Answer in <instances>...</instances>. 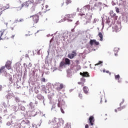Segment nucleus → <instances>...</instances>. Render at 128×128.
Wrapping results in <instances>:
<instances>
[{
    "label": "nucleus",
    "instance_id": "nucleus-1",
    "mask_svg": "<svg viewBox=\"0 0 128 128\" xmlns=\"http://www.w3.org/2000/svg\"><path fill=\"white\" fill-rule=\"evenodd\" d=\"M8 32H6V30H0V40H2V38H8V36H6Z\"/></svg>",
    "mask_w": 128,
    "mask_h": 128
},
{
    "label": "nucleus",
    "instance_id": "nucleus-2",
    "mask_svg": "<svg viewBox=\"0 0 128 128\" xmlns=\"http://www.w3.org/2000/svg\"><path fill=\"white\" fill-rule=\"evenodd\" d=\"M30 18H32L34 24H38V20H40V17L36 14L30 16Z\"/></svg>",
    "mask_w": 128,
    "mask_h": 128
},
{
    "label": "nucleus",
    "instance_id": "nucleus-3",
    "mask_svg": "<svg viewBox=\"0 0 128 128\" xmlns=\"http://www.w3.org/2000/svg\"><path fill=\"white\" fill-rule=\"evenodd\" d=\"M65 18L69 22H72V18H74V14H68L66 15Z\"/></svg>",
    "mask_w": 128,
    "mask_h": 128
},
{
    "label": "nucleus",
    "instance_id": "nucleus-4",
    "mask_svg": "<svg viewBox=\"0 0 128 128\" xmlns=\"http://www.w3.org/2000/svg\"><path fill=\"white\" fill-rule=\"evenodd\" d=\"M76 51H72V53L70 54H68V58H70V60H72L74 56H76Z\"/></svg>",
    "mask_w": 128,
    "mask_h": 128
},
{
    "label": "nucleus",
    "instance_id": "nucleus-5",
    "mask_svg": "<svg viewBox=\"0 0 128 128\" xmlns=\"http://www.w3.org/2000/svg\"><path fill=\"white\" fill-rule=\"evenodd\" d=\"M90 46H98L100 44V42H96V40H90Z\"/></svg>",
    "mask_w": 128,
    "mask_h": 128
},
{
    "label": "nucleus",
    "instance_id": "nucleus-6",
    "mask_svg": "<svg viewBox=\"0 0 128 128\" xmlns=\"http://www.w3.org/2000/svg\"><path fill=\"white\" fill-rule=\"evenodd\" d=\"M5 67L6 68L7 70H10V68H12V61H7L5 64Z\"/></svg>",
    "mask_w": 128,
    "mask_h": 128
},
{
    "label": "nucleus",
    "instance_id": "nucleus-7",
    "mask_svg": "<svg viewBox=\"0 0 128 128\" xmlns=\"http://www.w3.org/2000/svg\"><path fill=\"white\" fill-rule=\"evenodd\" d=\"M110 16L111 18H114V20H118V16L116 13L114 12V11L112 10L110 12Z\"/></svg>",
    "mask_w": 128,
    "mask_h": 128
},
{
    "label": "nucleus",
    "instance_id": "nucleus-8",
    "mask_svg": "<svg viewBox=\"0 0 128 128\" xmlns=\"http://www.w3.org/2000/svg\"><path fill=\"white\" fill-rule=\"evenodd\" d=\"M10 6L8 5H7V6H4L2 8H0V16H2V12H4V10H8Z\"/></svg>",
    "mask_w": 128,
    "mask_h": 128
},
{
    "label": "nucleus",
    "instance_id": "nucleus-9",
    "mask_svg": "<svg viewBox=\"0 0 128 128\" xmlns=\"http://www.w3.org/2000/svg\"><path fill=\"white\" fill-rule=\"evenodd\" d=\"M30 2L26 1V2H24L22 4V8H28V6H30Z\"/></svg>",
    "mask_w": 128,
    "mask_h": 128
},
{
    "label": "nucleus",
    "instance_id": "nucleus-10",
    "mask_svg": "<svg viewBox=\"0 0 128 128\" xmlns=\"http://www.w3.org/2000/svg\"><path fill=\"white\" fill-rule=\"evenodd\" d=\"M90 124L91 126H94V116H90L89 118Z\"/></svg>",
    "mask_w": 128,
    "mask_h": 128
},
{
    "label": "nucleus",
    "instance_id": "nucleus-11",
    "mask_svg": "<svg viewBox=\"0 0 128 128\" xmlns=\"http://www.w3.org/2000/svg\"><path fill=\"white\" fill-rule=\"evenodd\" d=\"M6 74V66H3L0 68V74Z\"/></svg>",
    "mask_w": 128,
    "mask_h": 128
},
{
    "label": "nucleus",
    "instance_id": "nucleus-12",
    "mask_svg": "<svg viewBox=\"0 0 128 128\" xmlns=\"http://www.w3.org/2000/svg\"><path fill=\"white\" fill-rule=\"evenodd\" d=\"M64 88V84H60V86H58L56 88V90L58 92H60V90H62Z\"/></svg>",
    "mask_w": 128,
    "mask_h": 128
},
{
    "label": "nucleus",
    "instance_id": "nucleus-13",
    "mask_svg": "<svg viewBox=\"0 0 128 128\" xmlns=\"http://www.w3.org/2000/svg\"><path fill=\"white\" fill-rule=\"evenodd\" d=\"M80 75L84 77H88L90 76V74H88V72H80Z\"/></svg>",
    "mask_w": 128,
    "mask_h": 128
},
{
    "label": "nucleus",
    "instance_id": "nucleus-14",
    "mask_svg": "<svg viewBox=\"0 0 128 128\" xmlns=\"http://www.w3.org/2000/svg\"><path fill=\"white\" fill-rule=\"evenodd\" d=\"M42 10L44 12H46L48 10H50V8H48V6L46 5L44 8H42Z\"/></svg>",
    "mask_w": 128,
    "mask_h": 128
},
{
    "label": "nucleus",
    "instance_id": "nucleus-15",
    "mask_svg": "<svg viewBox=\"0 0 128 128\" xmlns=\"http://www.w3.org/2000/svg\"><path fill=\"white\" fill-rule=\"evenodd\" d=\"M68 38V33L66 32L64 33L62 36V38H63V40L65 41Z\"/></svg>",
    "mask_w": 128,
    "mask_h": 128
},
{
    "label": "nucleus",
    "instance_id": "nucleus-16",
    "mask_svg": "<svg viewBox=\"0 0 128 128\" xmlns=\"http://www.w3.org/2000/svg\"><path fill=\"white\" fill-rule=\"evenodd\" d=\"M65 64L70 65V60L68 58H66L64 60Z\"/></svg>",
    "mask_w": 128,
    "mask_h": 128
},
{
    "label": "nucleus",
    "instance_id": "nucleus-17",
    "mask_svg": "<svg viewBox=\"0 0 128 128\" xmlns=\"http://www.w3.org/2000/svg\"><path fill=\"white\" fill-rule=\"evenodd\" d=\"M83 90L84 94H88V88L87 86H84L83 88Z\"/></svg>",
    "mask_w": 128,
    "mask_h": 128
},
{
    "label": "nucleus",
    "instance_id": "nucleus-18",
    "mask_svg": "<svg viewBox=\"0 0 128 128\" xmlns=\"http://www.w3.org/2000/svg\"><path fill=\"white\" fill-rule=\"evenodd\" d=\"M84 8L85 10H90V5H86L84 7Z\"/></svg>",
    "mask_w": 128,
    "mask_h": 128
},
{
    "label": "nucleus",
    "instance_id": "nucleus-19",
    "mask_svg": "<svg viewBox=\"0 0 128 128\" xmlns=\"http://www.w3.org/2000/svg\"><path fill=\"white\" fill-rule=\"evenodd\" d=\"M126 108V106L118 108H117V110H115L114 112H120V111L122 110L123 108Z\"/></svg>",
    "mask_w": 128,
    "mask_h": 128
},
{
    "label": "nucleus",
    "instance_id": "nucleus-20",
    "mask_svg": "<svg viewBox=\"0 0 128 128\" xmlns=\"http://www.w3.org/2000/svg\"><path fill=\"white\" fill-rule=\"evenodd\" d=\"M115 80H119L120 78V74H118V75H115ZM118 82H120L119 80H118Z\"/></svg>",
    "mask_w": 128,
    "mask_h": 128
},
{
    "label": "nucleus",
    "instance_id": "nucleus-21",
    "mask_svg": "<svg viewBox=\"0 0 128 128\" xmlns=\"http://www.w3.org/2000/svg\"><path fill=\"white\" fill-rule=\"evenodd\" d=\"M66 6H68V4H72V0H66Z\"/></svg>",
    "mask_w": 128,
    "mask_h": 128
},
{
    "label": "nucleus",
    "instance_id": "nucleus-22",
    "mask_svg": "<svg viewBox=\"0 0 128 128\" xmlns=\"http://www.w3.org/2000/svg\"><path fill=\"white\" fill-rule=\"evenodd\" d=\"M98 36L100 38V40H102V32H100L98 33Z\"/></svg>",
    "mask_w": 128,
    "mask_h": 128
},
{
    "label": "nucleus",
    "instance_id": "nucleus-23",
    "mask_svg": "<svg viewBox=\"0 0 128 128\" xmlns=\"http://www.w3.org/2000/svg\"><path fill=\"white\" fill-rule=\"evenodd\" d=\"M64 66H66V63L64 61H62L60 63V68H62V67Z\"/></svg>",
    "mask_w": 128,
    "mask_h": 128
},
{
    "label": "nucleus",
    "instance_id": "nucleus-24",
    "mask_svg": "<svg viewBox=\"0 0 128 128\" xmlns=\"http://www.w3.org/2000/svg\"><path fill=\"white\" fill-rule=\"evenodd\" d=\"M58 108H62V104H60V100H58Z\"/></svg>",
    "mask_w": 128,
    "mask_h": 128
},
{
    "label": "nucleus",
    "instance_id": "nucleus-25",
    "mask_svg": "<svg viewBox=\"0 0 128 128\" xmlns=\"http://www.w3.org/2000/svg\"><path fill=\"white\" fill-rule=\"evenodd\" d=\"M24 22V19H18L16 20V22Z\"/></svg>",
    "mask_w": 128,
    "mask_h": 128
},
{
    "label": "nucleus",
    "instance_id": "nucleus-26",
    "mask_svg": "<svg viewBox=\"0 0 128 128\" xmlns=\"http://www.w3.org/2000/svg\"><path fill=\"white\" fill-rule=\"evenodd\" d=\"M15 26H16V25H15L14 24H12V25L10 26V28L11 30H14Z\"/></svg>",
    "mask_w": 128,
    "mask_h": 128
},
{
    "label": "nucleus",
    "instance_id": "nucleus-27",
    "mask_svg": "<svg viewBox=\"0 0 128 128\" xmlns=\"http://www.w3.org/2000/svg\"><path fill=\"white\" fill-rule=\"evenodd\" d=\"M9 80L10 82H12V76H10Z\"/></svg>",
    "mask_w": 128,
    "mask_h": 128
},
{
    "label": "nucleus",
    "instance_id": "nucleus-28",
    "mask_svg": "<svg viewBox=\"0 0 128 128\" xmlns=\"http://www.w3.org/2000/svg\"><path fill=\"white\" fill-rule=\"evenodd\" d=\"M102 64V61H99L98 64H95V66H98L100 64Z\"/></svg>",
    "mask_w": 128,
    "mask_h": 128
},
{
    "label": "nucleus",
    "instance_id": "nucleus-29",
    "mask_svg": "<svg viewBox=\"0 0 128 128\" xmlns=\"http://www.w3.org/2000/svg\"><path fill=\"white\" fill-rule=\"evenodd\" d=\"M114 52H118V48H114Z\"/></svg>",
    "mask_w": 128,
    "mask_h": 128
},
{
    "label": "nucleus",
    "instance_id": "nucleus-30",
    "mask_svg": "<svg viewBox=\"0 0 128 128\" xmlns=\"http://www.w3.org/2000/svg\"><path fill=\"white\" fill-rule=\"evenodd\" d=\"M102 100H104L105 102H106V98H101L100 102H102Z\"/></svg>",
    "mask_w": 128,
    "mask_h": 128
},
{
    "label": "nucleus",
    "instance_id": "nucleus-31",
    "mask_svg": "<svg viewBox=\"0 0 128 128\" xmlns=\"http://www.w3.org/2000/svg\"><path fill=\"white\" fill-rule=\"evenodd\" d=\"M42 82H46V78H43L41 79Z\"/></svg>",
    "mask_w": 128,
    "mask_h": 128
},
{
    "label": "nucleus",
    "instance_id": "nucleus-32",
    "mask_svg": "<svg viewBox=\"0 0 128 128\" xmlns=\"http://www.w3.org/2000/svg\"><path fill=\"white\" fill-rule=\"evenodd\" d=\"M116 12H120V9L118 8H116Z\"/></svg>",
    "mask_w": 128,
    "mask_h": 128
},
{
    "label": "nucleus",
    "instance_id": "nucleus-33",
    "mask_svg": "<svg viewBox=\"0 0 128 128\" xmlns=\"http://www.w3.org/2000/svg\"><path fill=\"white\" fill-rule=\"evenodd\" d=\"M79 98H82V94H79Z\"/></svg>",
    "mask_w": 128,
    "mask_h": 128
},
{
    "label": "nucleus",
    "instance_id": "nucleus-34",
    "mask_svg": "<svg viewBox=\"0 0 128 128\" xmlns=\"http://www.w3.org/2000/svg\"><path fill=\"white\" fill-rule=\"evenodd\" d=\"M60 110L62 114H64V110L62 109V108H60Z\"/></svg>",
    "mask_w": 128,
    "mask_h": 128
},
{
    "label": "nucleus",
    "instance_id": "nucleus-35",
    "mask_svg": "<svg viewBox=\"0 0 128 128\" xmlns=\"http://www.w3.org/2000/svg\"><path fill=\"white\" fill-rule=\"evenodd\" d=\"M76 64H80V60H76Z\"/></svg>",
    "mask_w": 128,
    "mask_h": 128
},
{
    "label": "nucleus",
    "instance_id": "nucleus-36",
    "mask_svg": "<svg viewBox=\"0 0 128 128\" xmlns=\"http://www.w3.org/2000/svg\"><path fill=\"white\" fill-rule=\"evenodd\" d=\"M85 128H88V124H86L85 126Z\"/></svg>",
    "mask_w": 128,
    "mask_h": 128
},
{
    "label": "nucleus",
    "instance_id": "nucleus-37",
    "mask_svg": "<svg viewBox=\"0 0 128 128\" xmlns=\"http://www.w3.org/2000/svg\"><path fill=\"white\" fill-rule=\"evenodd\" d=\"M15 100H16V102H20V100L18 98H16Z\"/></svg>",
    "mask_w": 128,
    "mask_h": 128
},
{
    "label": "nucleus",
    "instance_id": "nucleus-38",
    "mask_svg": "<svg viewBox=\"0 0 128 128\" xmlns=\"http://www.w3.org/2000/svg\"><path fill=\"white\" fill-rule=\"evenodd\" d=\"M106 72L107 74H110V71H108V70L106 71Z\"/></svg>",
    "mask_w": 128,
    "mask_h": 128
},
{
    "label": "nucleus",
    "instance_id": "nucleus-39",
    "mask_svg": "<svg viewBox=\"0 0 128 128\" xmlns=\"http://www.w3.org/2000/svg\"><path fill=\"white\" fill-rule=\"evenodd\" d=\"M25 56H26V58H28V54H26Z\"/></svg>",
    "mask_w": 128,
    "mask_h": 128
},
{
    "label": "nucleus",
    "instance_id": "nucleus-40",
    "mask_svg": "<svg viewBox=\"0 0 128 128\" xmlns=\"http://www.w3.org/2000/svg\"><path fill=\"white\" fill-rule=\"evenodd\" d=\"M2 86H0V91L2 90Z\"/></svg>",
    "mask_w": 128,
    "mask_h": 128
},
{
    "label": "nucleus",
    "instance_id": "nucleus-41",
    "mask_svg": "<svg viewBox=\"0 0 128 128\" xmlns=\"http://www.w3.org/2000/svg\"><path fill=\"white\" fill-rule=\"evenodd\" d=\"M26 124H30V121L26 120Z\"/></svg>",
    "mask_w": 128,
    "mask_h": 128
},
{
    "label": "nucleus",
    "instance_id": "nucleus-42",
    "mask_svg": "<svg viewBox=\"0 0 128 128\" xmlns=\"http://www.w3.org/2000/svg\"><path fill=\"white\" fill-rule=\"evenodd\" d=\"M72 32H74V28L72 29Z\"/></svg>",
    "mask_w": 128,
    "mask_h": 128
},
{
    "label": "nucleus",
    "instance_id": "nucleus-43",
    "mask_svg": "<svg viewBox=\"0 0 128 128\" xmlns=\"http://www.w3.org/2000/svg\"><path fill=\"white\" fill-rule=\"evenodd\" d=\"M124 104V102H122L120 104V106H121Z\"/></svg>",
    "mask_w": 128,
    "mask_h": 128
},
{
    "label": "nucleus",
    "instance_id": "nucleus-44",
    "mask_svg": "<svg viewBox=\"0 0 128 128\" xmlns=\"http://www.w3.org/2000/svg\"><path fill=\"white\" fill-rule=\"evenodd\" d=\"M78 84H82V82H78Z\"/></svg>",
    "mask_w": 128,
    "mask_h": 128
},
{
    "label": "nucleus",
    "instance_id": "nucleus-45",
    "mask_svg": "<svg viewBox=\"0 0 128 128\" xmlns=\"http://www.w3.org/2000/svg\"><path fill=\"white\" fill-rule=\"evenodd\" d=\"M78 24V22H76V24Z\"/></svg>",
    "mask_w": 128,
    "mask_h": 128
},
{
    "label": "nucleus",
    "instance_id": "nucleus-46",
    "mask_svg": "<svg viewBox=\"0 0 128 128\" xmlns=\"http://www.w3.org/2000/svg\"><path fill=\"white\" fill-rule=\"evenodd\" d=\"M64 2L61 5L62 6H64Z\"/></svg>",
    "mask_w": 128,
    "mask_h": 128
},
{
    "label": "nucleus",
    "instance_id": "nucleus-47",
    "mask_svg": "<svg viewBox=\"0 0 128 128\" xmlns=\"http://www.w3.org/2000/svg\"><path fill=\"white\" fill-rule=\"evenodd\" d=\"M14 38V36H12V38Z\"/></svg>",
    "mask_w": 128,
    "mask_h": 128
},
{
    "label": "nucleus",
    "instance_id": "nucleus-48",
    "mask_svg": "<svg viewBox=\"0 0 128 128\" xmlns=\"http://www.w3.org/2000/svg\"><path fill=\"white\" fill-rule=\"evenodd\" d=\"M103 72H106V70H103Z\"/></svg>",
    "mask_w": 128,
    "mask_h": 128
},
{
    "label": "nucleus",
    "instance_id": "nucleus-49",
    "mask_svg": "<svg viewBox=\"0 0 128 128\" xmlns=\"http://www.w3.org/2000/svg\"><path fill=\"white\" fill-rule=\"evenodd\" d=\"M32 34H29L28 36H30Z\"/></svg>",
    "mask_w": 128,
    "mask_h": 128
},
{
    "label": "nucleus",
    "instance_id": "nucleus-50",
    "mask_svg": "<svg viewBox=\"0 0 128 128\" xmlns=\"http://www.w3.org/2000/svg\"><path fill=\"white\" fill-rule=\"evenodd\" d=\"M96 6V4H95V6Z\"/></svg>",
    "mask_w": 128,
    "mask_h": 128
},
{
    "label": "nucleus",
    "instance_id": "nucleus-51",
    "mask_svg": "<svg viewBox=\"0 0 128 128\" xmlns=\"http://www.w3.org/2000/svg\"><path fill=\"white\" fill-rule=\"evenodd\" d=\"M30 52H28V54H30Z\"/></svg>",
    "mask_w": 128,
    "mask_h": 128
},
{
    "label": "nucleus",
    "instance_id": "nucleus-52",
    "mask_svg": "<svg viewBox=\"0 0 128 128\" xmlns=\"http://www.w3.org/2000/svg\"><path fill=\"white\" fill-rule=\"evenodd\" d=\"M115 56H116V54H115Z\"/></svg>",
    "mask_w": 128,
    "mask_h": 128
},
{
    "label": "nucleus",
    "instance_id": "nucleus-53",
    "mask_svg": "<svg viewBox=\"0 0 128 128\" xmlns=\"http://www.w3.org/2000/svg\"><path fill=\"white\" fill-rule=\"evenodd\" d=\"M22 122H24V120H23Z\"/></svg>",
    "mask_w": 128,
    "mask_h": 128
},
{
    "label": "nucleus",
    "instance_id": "nucleus-54",
    "mask_svg": "<svg viewBox=\"0 0 128 128\" xmlns=\"http://www.w3.org/2000/svg\"><path fill=\"white\" fill-rule=\"evenodd\" d=\"M44 76V74L42 75V76Z\"/></svg>",
    "mask_w": 128,
    "mask_h": 128
},
{
    "label": "nucleus",
    "instance_id": "nucleus-55",
    "mask_svg": "<svg viewBox=\"0 0 128 128\" xmlns=\"http://www.w3.org/2000/svg\"><path fill=\"white\" fill-rule=\"evenodd\" d=\"M37 32H38V31Z\"/></svg>",
    "mask_w": 128,
    "mask_h": 128
}]
</instances>
